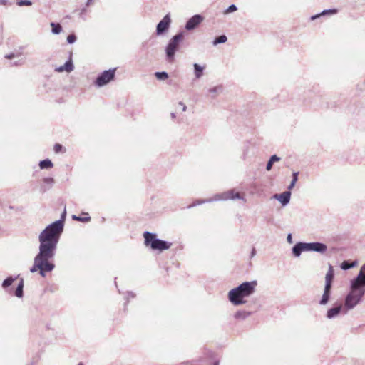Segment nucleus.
Returning a JSON list of instances; mask_svg holds the SVG:
<instances>
[{
    "instance_id": "1",
    "label": "nucleus",
    "mask_w": 365,
    "mask_h": 365,
    "mask_svg": "<svg viewBox=\"0 0 365 365\" xmlns=\"http://www.w3.org/2000/svg\"><path fill=\"white\" fill-rule=\"evenodd\" d=\"M38 252L34 259V264L30 268L31 273L39 271L41 277H45L46 272H52L55 264L51 259L56 255L57 246L38 236Z\"/></svg>"
},
{
    "instance_id": "2",
    "label": "nucleus",
    "mask_w": 365,
    "mask_h": 365,
    "mask_svg": "<svg viewBox=\"0 0 365 365\" xmlns=\"http://www.w3.org/2000/svg\"><path fill=\"white\" fill-rule=\"evenodd\" d=\"M365 295V270L362 267L358 274L350 281L349 291L345 297L346 309H354Z\"/></svg>"
},
{
    "instance_id": "3",
    "label": "nucleus",
    "mask_w": 365,
    "mask_h": 365,
    "mask_svg": "<svg viewBox=\"0 0 365 365\" xmlns=\"http://www.w3.org/2000/svg\"><path fill=\"white\" fill-rule=\"evenodd\" d=\"M257 282L256 280L244 282L237 287L228 292V299L234 305H240L246 302L244 298L251 296L256 289Z\"/></svg>"
},
{
    "instance_id": "4",
    "label": "nucleus",
    "mask_w": 365,
    "mask_h": 365,
    "mask_svg": "<svg viewBox=\"0 0 365 365\" xmlns=\"http://www.w3.org/2000/svg\"><path fill=\"white\" fill-rule=\"evenodd\" d=\"M66 217V210L64 209L61 219L56 220L46 227L39 234V236L46 240L58 245L60 237L63 232L64 222Z\"/></svg>"
},
{
    "instance_id": "5",
    "label": "nucleus",
    "mask_w": 365,
    "mask_h": 365,
    "mask_svg": "<svg viewBox=\"0 0 365 365\" xmlns=\"http://www.w3.org/2000/svg\"><path fill=\"white\" fill-rule=\"evenodd\" d=\"M144 245L150 247L153 250H157L160 252L170 249L172 245L171 242L159 239L157 235L153 232L145 231L143 233Z\"/></svg>"
},
{
    "instance_id": "6",
    "label": "nucleus",
    "mask_w": 365,
    "mask_h": 365,
    "mask_svg": "<svg viewBox=\"0 0 365 365\" xmlns=\"http://www.w3.org/2000/svg\"><path fill=\"white\" fill-rule=\"evenodd\" d=\"M244 200L239 192H235L234 190H230L228 191L217 193L213 196V197L205 199V200H196L191 205H188V208H192L195 206L206 203L212 202L214 201H224L228 200Z\"/></svg>"
},
{
    "instance_id": "7",
    "label": "nucleus",
    "mask_w": 365,
    "mask_h": 365,
    "mask_svg": "<svg viewBox=\"0 0 365 365\" xmlns=\"http://www.w3.org/2000/svg\"><path fill=\"white\" fill-rule=\"evenodd\" d=\"M184 36L183 31L178 32L170 39L165 46V58L169 63H173L175 61V53L180 49Z\"/></svg>"
},
{
    "instance_id": "8",
    "label": "nucleus",
    "mask_w": 365,
    "mask_h": 365,
    "mask_svg": "<svg viewBox=\"0 0 365 365\" xmlns=\"http://www.w3.org/2000/svg\"><path fill=\"white\" fill-rule=\"evenodd\" d=\"M117 68L105 70L98 75L94 81V85L98 88H101L115 78V73Z\"/></svg>"
},
{
    "instance_id": "9",
    "label": "nucleus",
    "mask_w": 365,
    "mask_h": 365,
    "mask_svg": "<svg viewBox=\"0 0 365 365\" xmlns=\"http://www.w3.org/2000/svg\"><path fill=\"white\" fill-rule=\"evenodd\" d=\"M351 309H346L345 307V302L344 304L341 303H336L334 307L329 309L326 314V317L329 319H332L336 318L341 312H344V314H346Z\"/></svg>"
},
{
    "instance_id": "10",
    "label": "nucleus",
    "mask_w": 365,
    "mask_h": 365,
    "mask_svg": "<svg viewBox=\"0 0 365 365\" xmlns=\"http://www.w3.org/2000/svg\"><path fill=\"white\" fill-rule=\"evenodd\" d=\"M171 24V19L169 14H166L156 26V34L161 36L165 34Z\"/></svg>"
},
{
    "instance_id": "11",
    "label": "nucleus",
    "mask_w": 365,
    "mask_h": 365,
    "mask_svg": "<svg viewBox=\"0 0 365 365\" xmlns=\"http://www.w3.org/2000/svg\"><path fill=\"white\" fill-rule=\"evenodd\" d=\"M203 21V17L200 14H195L190 18L185 26L187 31H192L197 28Z\"/></svg>"
},
{
    "instance_id": "12",
    "label": "nucleus",
    "mask_w": 365,
    "mask_h": 365,
    "mask_svg": "<svg viewBox=\"0 0 365 365\" xmlns=\"http://www.w3.org/2000/svg\"><path fill=\"white\" fill-rule=\"evenodd\" d=\"M308 252H315L324 254L327 250L326 244L320 242H307Z\"/></svg>"
},
{
    "instance_id": "13",
    "label": "nucleus",
    "mask_w": 365,
    "mask_h": 365,
    "mask_svg": "<svg viewBox=\"0 0 365 365\" xmlns=\"http://www.w3.org/2000/svg\"><path fill=\"white\" fill-rule=\"evenodd\" d=\"M302 252H308L307 242H298L292 248V253L295 257H300Z\"/></svg>"
},
{
    "instance_id": "14",
    "label": "nucleus",
    "mask_w": 365,
    "mask_h": 365,
    "mask_svg": "<svg viewBox=\"0 0 365 365\" xmlns=\"http://www.w3.org/2000/svg\"><path fill=\"white\" fill-rule=\"evenodd\" d=\"M74 69V65L72 60V53H70L69 58L66 61L64 65L55 68V71L61 73L63 71H66L67 73H71Z\"/></svg>"
},
{
    "instance_id": "15",
    "label": "nucleus",
    "mask_w": 365,
    "mask_h": 365,
    "mask_svg": "<svg viewBox=\"0 0 365 365\" xmlns=\"http://www.w3.org/2000/svg\"><path fill=\"white\" fill-rule=\"evenodd\" d=\"M272 197L277 200L282 206H286L290 201L291 192L287 190L281 194H275Z\"/></svg>"
},
{
    "instance_id": "16",
    "label": "nucleus",
    "mask_w": 365,
    "mask_h": 365,
    "mask_svg": "<svg viewBox=\"0 0 365 365\" xmlns=\"http://www.w3.org/2000/svg\"><path fill=\"white\" fill-rule=\"evenodd\" d=\"M331 287H332L324 286V292L319 302L320 305H326L329 302L331 295Z\"/></svg>"
},
{
    "instance_id": "17",
    "label": "nucleus",
    "mask_w": 365,
    "mask_h": 365,
    "mask_svg": "<svg viewBox=\"0 0 365 365\" xmlns=\"http://www.w3.org/2000/svg\"><path fill=\"white\" fill-rule=\"evenodd\" d=\"M334 278V270L333 267L329 264L328 272L325 276V284L324 286L332 287V282Z\"/></svg>"
},
{
    "instance_id": "18",
    "label": "nucleus",
    "mask_w": 365,
    "mask_h": 365,
    "mask_svg": "<svg viewBox=\"0 0 365 365\" xmlns=\"http://www.w3.org/2000/svg\"><path fill=\"white\" fill-rule=\"evenodd\" d=\"M358 264L357 260L350 261V260H344L340 264V268L342 270H348L351 268L356 267Z\"/></svg>"
},
{
    "instance_id": "19",
    "label": "nucleus",
    "mask_w": 365,
    "mask_h": 365,
    "mask_svg": "<svg viewBox=\"0 0 365 365\" xmlns=\"http://www.w3.org/2000/svg\"><path fill=\"white\" fill-rule=\"evenodd\" d=\"M338 12V9H325L324 11H322L321 13L319 14H317L316 15H313L311 16V20H314L322 16H325V15H334V14H337Z\"/></svg>"
},
{
    "instance_id": "20",
    "label": "nucleus",
    "mask_w": 365,
    "mask_h": 365,
    "mask_svg": "<svg viewBox=\"0 0 365 365\" xmlns=\"http://www.w3.org/2000/svg\"><path fill=\"white\" fill-rule=\"evenodd\" d=\"M18 277L19 275L16 277L9 276L6 277L1 284L3 289L6 290L9 293H11V292L7 290V289L14 283L15 280H16Z\"/></svg>"
},
{
    "instance_id": "21",
    "label": "nucleus",
    "mask_w": 365,
    "mask_h": 365,
    "mask_svg": "<svg viewBox=\"0 0 365 365\" xmlns=\"http://www.w3.org/2000/svg\"><path fill=\"white\" fill-rule=\"evenodd\" d=\"M14 295L18 298H21L24 296V279L22 278L20 279L14 291Z\"/></svg>"
},
{
    "instance_id": "22",
    "label": "nucleus",
    "mask_w": 365,
    "mask_h": 365,
    "mask_svg": "<svg viewBox=\"0 0 365 365\" xmlns=\"http://www.w3.org/2000/svg\"><path fill=\"white\" fill-rule=\"evenodd\" d=\"M251 314L250 312L245 310H239L234 314L235 319L237 320H245Z\"/></svg>"
},
{
    "instance_id": "23",
    "label": "nucleus",
    "mask_w": 365,
    "mask_h": 365,
    "mask_svg": "<svg viewBox=\"0 0 365 365\" xmlns=\"http://www.w3.org/2000/svg\"><path fill=\"white\" fill-rule=\"evenodd\" d=\"M194 73L196 78H200L203 76V71L205 68L201 66L200 64L195 63L193 64Z\"/></svg>"
},
{
    "instance_id": "24",
    "label": "nucleus",
    "mask_w": 365,
    "mask_h": 365,
    "mask_svg": "<svg viewBox=\"0 0 365 365\" xmlns=\"http://www.w3.org/2000/svg\"><path fill=\"white\" fill-rule=\"evenodd\" d=\"M280 158L279 156H277V155H272L269 160L267 161V165H266V170L267 171H269L271 170V169L272 168V166H273V164L276 162H278L280 160Z\"/></svg>"
},
{
    "instance_id": "25",
    "label": "nucleus",
    "mask_w": 365,
    "mask_h": 365,
    "mask_svg": "<svg viewBox=\"0 0 365 365\" xmlns=\"http://www.w3.org/2000/svg\"><path fill=\"white\" fill-rule=\"evenodd\" d=\"M43 182L48 185V187L42 186L41 187V190L42 192H46L53 186V185L54 183V180L53 178L48 177V178H45L43 179Z\"/></svg>"
},
{
    "instance_id": "26",
    "label": "nucleus",
    "mask_w": 365,
    "mask_h": 365,
    "mask_svg": "<svg viewBox=\"0 0 365 365\" xmlns=\"http://www.w3.org/2000/svg\"><path fill=\"white\" fill-rule=\"evenodd\" d=\"M53 164L52 161L48 158L41 160L39 163V167L42 170L50 169V168H53Z\"/></svg>"
},
{
    "instance_id": "27",
    "label": "nucleus",
    "mask_w": 365,
    "mask_h": 365,
    "mask_svg": "<svg viewBox=\"0 0 365 365\" xmlns=\"http://www.w3.org/2000/svg\"><path fill=\"white\" fill-rule=\"evenodd\" d=\"M227 41V37L225 35H220L214 38L212 41L213 46H217L220 43H224Z\"/></svg>"
},
{
    "instance_id": "28",
    "label": "nucleus",
    "mask_w": 365,
    "mask_h": 365,
    "mask_svg": "<svg viewBox=\"0 0 365 365\" xmlns=\"http://www.w3.org/2000/svg\"><path fill=\"white\" fill-rule=\"evenodd\" d=\"M51 32L53 34H59L62 31V26L58 23L51 22Z\"/></svg>"
},
{
    "instance_id": "29",
    "label": "nucleus",
    "mask_w": 365,
    "mask_h": 365,
    "mask_svg": "<svg viewBox=\"0 0 365 365\" xmlns=\"http://www.w3.org/2000/svg\"><path fill=\"white\" fill-rule=\"evenodd\" d=\"M222 91V87L221 86H215L208 90L209 93L211 95V97L214 98L216 95Z\"/></svg>"
},
{
    "instance_id": "30",
    "label": "nucleus",
    "mask_w": 365,
    "mask_h": 365,
    "mask_svg": "<svg viewBox=\"0 0 365 365\" xmlns=\"http://www.w3.org/2000/svg\"><path fill=\"white\" fill-rule=\"evenodd\" d=\"M156 78L159 81H165L168 78V73L165 71H158L155 73Z\"/></svg>"
},
{
    "instance_id": "31",
    "label": "nucleus",
    "mask_w": 365,
    "mask_h": 365,
    "mask_svg": "<svg viewBox=\"0 0 365 365\" xmlns=\"http://www.w3.org/2000/svg\"><path fill=\"white\" fill-rule=\"evenodd\" d=\"M86 217H80V216L73 215L72 216V219L74 220L82 222H88L91 220V217L88 215V213H86Z\"/></svg>"
},
{
    "instance_id": "32",
    "label": "nucleus",
    "mask_w": 365,
    "mask_h": 365,
    "mask_svg": "<svg viewBox=\"0 0 365 365\" xmlns=\"http://www.w3.org/2000/svg\"><path fill=\"white\" fill-rule=\"evenodd\" d=\"M32 1L31 0H20L16 2V4L19 6H31Z\"/></svg>"
},
{
    "instance_id": "33",
    "label": "nucleus",
    "mask_w": 365,
    "mask_h": 365,
    "mask_svg": "<svg viewBox=\"0 0 365 365\" xmlns=\"http://www.w3.org/2000/svg\"><path fill=\"white\" fill-rule=\"evenodd\" d=\"M237 10V7L235 4L230 5L224 11L225 14L232 13Z\"/></svg>"
},
{
    "instance_id": "34",
    "label": "nucleus",
    "mask_w": 365,
    "mask_h": 365,
    "mask_svg": "<svg viewBox=\"0 0 365 365\" xmlns=\"http://www.w3.org/2000/svg\"><path fill=\"white\" fill-rule=\"evenodd\" d=\"M66 40H67L68 43L72 44L76 41L77 37L74 34H71L67 36Z\"/></svg>"
},
{
    "instance_id": "35",
    "label": "nucleus",
    "mask_w": 365,
    "mask_h": 365,
    "mask_svg": "<svg viewBox=\"0 0 365 365\" xmlns=\"http://www.w3.org/2000/svg\"><path fill=\"white\" fill-rule=\"evenodd\" d=\"M53 150H54V152L56 153H58L63 151V150H65V149L63 148V145L59 144V143H56L54 145Z\"/></svg>"
},
{
    "instance_id": "36",
    "label": "nucleus",
    "mask_w": 365,
    "mask_h": 365,
    "mask_svg": "<svg viewBox=\"0 0 365 365\" xmlns=\"http://www.w3.org/2000/svg\"><path fill=\"white\" fill-rule=\"evenodd\" d=\"M135 297V294L134 293H133L132 292H127V296H126V302L125 303V306L127 305L128 302V299L129 298H134Z\"/></svg>"
},
{
    "instance_id": "37",
    "label": "nucleus",
    "mask_w": 365,
    "mask_h": 365,
    "mask_svg": "<svg viewBox=\"0 0 365 365\" xmlns=\"http://www.w3.org/2000/svg\"><path fill=\"white\" fill-rule=\"evenodd\" d=\"M287 241L288 243L292 244L293 243L292 241V235L291 233H289L287 236Z\"/></svg>"
},
{
    "instance_id": "38",
    "label": "nucleus",
    "mask_w": 365,
    "mask_h": 365,
    "mask_svg": "<svg viewBox=\"0 0 365 365\" xmlns=\"http://www.w3.org/2000/svg\"><path fill=\"white\" fill-rule=\"evenodd\" d=\"M299 172H293L292 173V180L297 181L298 180Z\"/></svg>"
},
{
    "instance_id": "39",
    "label": "nucleus",
    "mask_w": 365,
    "mask_h": 365,
    "mask_svg": "<svg viewBox=\"0 0 365 365\" xmlns=\"http://www.w3.org/2000/svg\"><path fill=\"white\" fill-rule=\"evenodd\" d=\"M296 182H297V181H294V180H292V181H291L290 184H289V186H288V190H289V191L290 190H292V189L294 187V185H295Z\"/></svg>"
},
{
    "instance_id": "40",
    "label": "nucleus",
    "mask_w": 365,
    "mask_h": 365,
    "mask_svg": "<svg viewBox=\"0 0 365 365\" xmlns=\"http://www.w3.org/2000/svg\"><path fill=\"white\" fill-rule=\"evenodd\" d=\"M178 104L182 106V110L183 112L186 111L187 106L184 103H182V101H180Z\"/></svg>"
},
{
    "instance_id": "41",
    "label": "nucleus",
    "mask_w": 365,
    "mask_h": 365,
    "mask_svg": "<svg viewBox=\"0 0 365 365\" xmlns=\"http://www.w3.org/2000/svg\"><path fill=\"white\" fill-rule=\"evenodd\" d=\"M15 56H16V55L14 53H9V54L6 55L5 56V58H8V59H11V58H14Z\"/></svg>"
},
{
    "instance_id": "42",
    "label": "nucleus",
    "mask_w": 365,
    "mask_h": 365,
    "mask_svg": "<svg viewBox=\"0 0 365 365\" xmlns=\"http://www.w3.org/2000/svg\"><path fill=\"white\" fill-rule=\"evenodd\" d=\"M256 255V250L255 247H252L251 251V257H253Z\"/></svg>"
},
{
    "instance_id": "43",
    "label": "nucleus",
    "mask_w": 365,
    "mask_h": 365,
    "mask_svg": "<svg viewBox=\"0 0 365 365\" xmlns=\"http://www.w3.org/2000/svg\"><path fill=\"white\" fill-rule=\"evenodd\" d=\"M8 4L7 0H0V5H6Z\"/></svg>"
},
{
    "instance_id": "44",
    "label": "nucleus",
    "mask_w": 365,
    "mask_h": 365,
    "mask_svg": "<svg viewBox=\"0 0 365 365\" xmlns=\"http://www.w3.org/2000/svg\"><path fill=\"white\" fill-rule=\"evenodd\" d=\"M170 116L173 119H175L176 118V115L175 113H171Z\"/></svg>"
},
{
    "instance_id": "45",
    "label": "nucleus",
    "mask_w": 365,
    "mask_h": 365,
    "mask_svg": "<svg viewBox=\"0 0 365 365\" xmlns=\"http://www.w3.org/2000/svg\"><path fill=\"white\" fill-rule=\"evenodd\" d=\"M189 362L188 361H186V362H183L179 365H188Z\"/></svg>"
},
{
    "instance_id": "46",
    "label": "nucleus",
    "mask_w": 365,
    "mask_h": 365,
    "mask_svg": "<svg viewBox=\"0 0 365 365\" xmlns=\"http://www.w3.org/2000/svg\"><path fill=\"white\" fill-rule=\"evenodd\" d=\"M91 1H92V0H88L87 3H86V6H89V4H91Z\"/></svg>"
},
{
    "instance_id": "47",
    "label": "nucleus",
    "mask_w": 365,
    "mask_h": 365,
    "mask_svg": "<svg viewBox=\"0 0 365 365\" xmlns=\"http://www.w3.org/2000/svg\"><path fill=\"white\" fill-rule=\"evenodd\" d=\"M213 365H220L219 361H215Z\"/></svg>"
},
{
    "instance_id": "48",
    "label": "nucleus",
    "mask_w": 365,
    "mask_h": 365,
    "mask_svg": "<svg viewBox=\"0 0 365 365\" xmlns=\"http://www.w3.org/2000/svg\"><path fill=\"white\" fill-rule=\"evenodd\" d=\"M362 269L365 270V264L362 265Z\"/></svg>"
},
{
    "instance_id": "49",
    "label": "nucleus",
    "mask_w": 365,
    "mask_h": 365,
    "mask_svg": "<svg viewBox=\"0 0 365 365\" xmlns=\"http://www.w3.org/2000/svg\"><path fill=\"white\" fill-rule=\"evenodd\" d=\"M78 365H84L82 362H79Z\"/></svg>"
}]
</instances>
